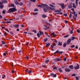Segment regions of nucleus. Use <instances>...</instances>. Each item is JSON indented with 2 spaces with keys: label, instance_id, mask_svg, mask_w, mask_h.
<instances>
[{
  "label": "nucleus",
  "instance_id": "42",
  "mask_svg": "<svg viewBox=\"0 0 80 80\" xmlns=\"http://www.w3.org/2000/svg\"><path fill=\"white\" fill-rule=\"evenodd\" d=\"M3 2L2 1V2H0V5H2V4H3Z\"/></svg>",
  "mask_w": 80,
  "mask_h": 80
},
{
  "label": "nucleus",
  "instance_id": "63",
  "mask_svg": "<svg viewBox=\"0 0 80 80\" xmlns=\"http://www.w3.org/2000/svg\"><path fill=\"white\" fill-rule=\"evenodd\" d=\"M51 76H53V73H51Z\"/></svg>",
  "mask_w": 80,
  "mask_h": 80
},
{
  "label": "nucleus",
  "instance_id": "19",
  "mask_svg": "<svg viewBox=\"0 0 80 80\" xmlns=\"http://www.w3.org/2000/svg\"><path fill=\"white\" fill-rule=\"evenodd\" d=\"M13 26L14 27H20V25L18 24H16L15 25H14Z\"/></svg>",
  "mask_w": 80,
  "mask_h": 80
},
{
  "label": "nucleus",
  "instance_id": "38",
  "mask_svg": "<svg viewBox=\"0 0 80 80\" xmlns=\"http://www.w3.org/2000/svg\"><path fill=\"white\" fill-rule=\"evenodd\" d=\"M14 4H12L11 5V7H14Z\"/></svg>",
  "mask_w": 80,
  "mask_h": 80
},
{
  "label": "nucleus",
  "instance_id": "5",
  "mask_svg": "<svg viewBox=\"0 0 80 80\" xmlns=\"http://www.w3.org/2000/svg\"><path fill=\"white\" fill-rule=\"evenodd\" d=\"M59 5L61 6V8L62 9H64V8H65V5H64L63 3L59 4Z\"/></svg>",
  "mask_w": 80,
  "mask_h": 80
},
{
  "label": "nucleus",
  "instance_id": "24",
  "mask_svg": "<svg viewBox=\"0 0 80 80\" xmlns=\"http://www.w3.org/2000/svg\"><path fill=\"white\" fill-rule=\"evenodd\" d=\"M6 76L5 74H4L2 75V78H3V79H4V78H5Z\"/></svg>",
  "mask_w": 80,
  "mask_h": 80
},
{
  "label": "nucleus",
  "instance_id": "36",
  "mask_svg": "<svg viewBox=\"0 0 80 80\" xmlns=\"http://www.w3.org/2000/svg\"><path fill=\"white\" fill-rule=\"evenodd\" d=\"M31 2H35L36 0H30Z\"/></svg>",
  "mask_w": 80,
  "mask_h": 80
},
{
  "label": "nucleus",
  "instance_id": "45",
  "mask_svg": "<svg viewBox=\"0 0 80 80\" xmlns=\"http://www.w3.org/2000/svg\"><path fill=\"white\" fill-rule=\"evenodd\" d=\"M53 70H57V67L55 66V67H54L53 68Z\"/></svg>",
  "mask_w": 80,
  "mask_h": 80
},
{
  "label": "nucleus",
  "instance_id": "13",
  "mask_svg": "<svg viewBox=\"0 0 80 80\" xmlns=\"http://www.w3.org/2000/svg\"><path fill=\"white\" fill-rule=\"evenodd\" d=\"M55 62H58V61H61V59L59 58H56L55 59Z\"/></svg>",
  "mask_w": 80,
  "mask_h": 80
},
{
  "label": "nucleus",
  "instance_id": "31",
  "mask_svg": "<svg viewBox=\"0 0 80 80\" xmlns=\"http://www.w3.org/2000/svg\"><path fill=\"white\" fill-rule=\"evenodd\" d=\"M63 46L64 47H66V46H67L66 43H64L63 45Z\"/></svg>",
  "mask_w": 80,
  "mask_h": 80
},
{
  "label": "nucleus",
  "instance_id": "10",
  "mask_svg": "<svg viewBox=\"0 0 80 80\" xmlns=\"http://www.w3.org/2000/svg\"><path fill=\"white\" fill-rule=\"evenodd\" d=\"M51 35H52L54 37H57V34H55V32H52L51 34Z\"/></svg>",
  "mask_w": 80,
  "mask_h": 80
},
{
  "label": "nucleus",
  "instance_id": "49",
  "mask_svg": "<svg viewBox=\"0 0 80 80\" xmlns=\"http://www.w3.org/2000/svg\"><path fill=\"white\" fill-rule=\"evenodd\" d=\"M2 13L3 14H5V10L3 11L2 12Z\"/></svg>",
  "mask_w": 80,
  "mask_h": 80
},
{
  "label": "nucleus",
  "instance_id": "32",
  "mask_svg": "<svg viewBox=\"0 0 80 80\" xmlns=\"http://www.w3.org/2000/svg\"><path fill=\"white\" fill-rule=\"evenodd\" d=\"M58 70L59 71V72H62V70L61 68H59L58 69Z\"/></svg>",
  "mask_w": 80,
  "mask_h": 80
},
{
  "label": "nucleus",
  "instance_id": "50",
  "mask_svg": "<svg viewBox=\"0 0 80 80\" xmlns=\"http://www.w3.org/2000/svg\"><path fill=\"white\" fill-rule=\"evenodd\" d=\"M72 77H73L74 76H76V74H73L72 75Z\"/></svg>",
  "mask_w": 80,
  "mask_h": 80
},
{
  "label": "nucleus",
  "instance_id": "6",
  "mask_svg": "<svg viewBox=\"0 0 80 80\" xmlns=\"http://www.w3.org/2000/svg\"><path fill=\"white\" fill-rule=\"evenodd\" d=\"M71 41H72V39L71 38H69L67 41V44L68 45V44H70Z\"/></svg>",
  "mask_w": 80,
  "mask_h": 80
},
{
  "label": "nucleus",
  "instance_id": "23",
  "mask_svg": "<svg viewBox=\"0 0 80 80\" xmlns=\"http://www.w3.org/2000/svg\"><path fill=\"white\" fill-rule=\"evenodd\" d=\"M61 12V11H60V10H56L55 11V12H58V13H59Z\"/></svg>",
  "mask_w": 80,
  "mask_h": 80
},
{
  "label": "nucleus",
  "instance_id": "56",
  "mask_svg": "<svg viewBox=\"0 0 80 80\" xmlns=\"http://www.w3.org/2000/svg\"><path fill=\"white\" fill-rule=\"evenodd\" d=\"M4 35L5 36H6V35H7V32H5L4 33Z\"/></svg>",
  "mask_w": 80,
  "mask_h": 80
},
{
  "label": "nucleus",
  "instance_id": "52",
  "mask_svg": "<svg viewBox=\"0 0 80 80\" xmlns=\"http://www.w3.org/2000/svg\"><path fill=\"white\" fill-rule=\"evenodd\" d=\"M63 52L62 51H61L60 52H59V53H60V54H62V53Z\"/></svg>",
  "mask_w": 80,
  "mask_h": 80
},
{
  "label": "nucleus",
  "instance_id": "61",
  "mask_svg": "<svg viewBox=\"0 0 80 80\" xmlns=\"http://www.w3.org/2000/svg\"><path fill=\"white\" fill-rule=\"evenodd\" d=\"M49 62V60H48L45 62L46 63H48V62Z\"/></svg>",
  "mask_w": 80,
  "mask_h": 80
},
{
  "label": "nucleus",
  "instance_id": "7",
  "mask_svg": "<svg viewBox=\"0 0 80 80\" xmlns=\"http://www.w3.org/2000/svg\"><path fill=\"white\" fill-rule=\"evenodd\" d=\"M79 65L78 64H77V66L76 67H74V68L75 70H77V69H79Z\"/></svg>",
  "mask_w": 80,
  "mask_h": 80
},
{
  "label": "nucleus",
  "instance_id": "43",
  "mask_svg": "<svg viewBox=\"0 0 80 80\" xmlns=\"http://www.w3.org/2000/svg\"><path fill=\"white\" fill-rule=\"evenodd\" d=\"M50 7H55V6H54L52 4H50Z\"/></svg>",
  "mask_w": 80,
  "mask_h": 80
},
{
  "label": "nucleus",
  "instance_id": "37",
  "mask_svg": "<svg viewBox=\"0 0 80 80\" xmlns=\"http://www.w3.org/2000/svg\"><path fill=\"white\" fill-rule=\"evenodd\" d=\"M37 36H38V37L39 38L40 37V34H39L38 33L37 34Z\"/></svg>",
  "mask_w": 80,
  "mask_h": 80
},
{
  "label": "nucleus",
  "instance_id": "47",
  "mask_svg": "<svg viewBox=\"0 0 80 80\" xmlns=\"http://www.w3.org/2000/svg\"><path fill=\"white\" fill-rule=\"evenodd\" d=\"M48 40V39H47V38H46L44 39V42H47V41Z\"/></svg>",
  "mask_w": 80,
  "mask_h": 80
},
{
  "label": "nucleus",
  "instance_id": "25",
  "mask_svg": "<svg viewBox=\"0 0 80 80\" xmlns=\"http://www.w3.org/2000/svg\"><path fill=\"white\" fill-rule=\"evenodd\" d=\"M50 45V43H48V44H47L46 45V47H48L49 46V45Z\"/></svg>",
  "mask_w": 80,
  "mask_h": 80
},
{
  "label": "nucleus",
  "instance_id": "44",
  "mask_svg": "<svg viewBox=\"0 0 80 80\" xmlns=\"http://www.w3.org/2000/svg\"><path fill=\"white\" fill-rule=\"evenodd\" d=\"M38 14V13L37 12H35L33 14V15H37Z\"/></svg>",
  "mask_w": 80,
  "mask_h": 80
},
{
  "label": "nucleus",
  "instance_id": "28",
  "mask_svg": "<svg viewBox=\"0 0 80 80\" xmlns=\"http://www.w3.org/2000/svg\"><path fill=\"white\" fill-rule=\"evenodd\" d=\"M68 8H72V5H69L68 6Z\"/></svg>",
  "mask_w": 80,
  "mask_h": 80
},
{
  "label": "nucleus",
  "instance_id": "59",
  "mask_svg": "<svg viewBox=\"0 0 80 80\" xmlns=\"http://www.w3.org/2000/svg\"><path fill=\"white\" fill-rule=\"evenodd\" d=\"M2 43L3 44H5V42H3V41H2Z\"/></svg>",
  "mask_w": 80,
  "mask_h": 80
},
{
  "label": "nucleus",
  "instance_id": "29",
  "mask_svg": "<svg viewBox=\"0 0 80 80\" xmlns=\"http://www.w3.org/2000/svg\"><path fill=\"white\" fill-rule=\"evenodd\" d=\"M69 36V35H66L64 36V38H67V37H68Z\"/></svg>",
  "mask_w": 80,
  "mask_h": 80
},
{
  "label": "nucleus",
  "instance_id": "17",
  "mask_svg": "<svg viewBox=\"0 0 80 80\" xmlns=\"http://www.w3.org/2000/svg\"><path fill=\"white\" fill-rule=\"evenodd\" d=\"M14 3L16 5H19V2L17 1H15Z\"/></svg>",
  "mask_w": 80,
  "mask_h": 80
},
{
  "label": "nucleus",
  "instance_id": "51",
  "mask_svg": "<svg viewBox=\"0 0 80 80\" xmlns=\"http://www.w3.org/2000/svg\"><path fill=\"white\" fill-rule=\"evenodd\" d=\"M63 15H64V16H65V17H67V14H63Z\"/></svg>",
  "mask_w": 80,
  "mask_h": 80
},
{
  "label": "nucleus",
  "instance_id": "41",
  "mask_svg": "<svg viewBox=\"0 0 80 80\" xmlns=\"http://www.w3.org/2000/svg\"><path fill=\"white\" fill-rule=\"evenodd\" d=\"M75 47V45H72V46H71L70 47H71V48H74V47Z\"/></svg>",
  "mask_w": 80,
  "mask_h": 80
},
{
  "label": "nucleus",
  "instance_id": "8",
  "mask_svg": "<svg viewBox=\"0 0 80 80\" xmlns=\"http://www.w3.org/2000/svg\"><path fill=\"white\" fill-rule=\"evenodd\" d=\"M65 72H69L71 71L70 69L67 68H65Z\"/></svg>",
  "mask_w": 80,
  "mask_h": 80
},
{
  "label": "nucleus",
  "instance_id": "26",
  "mask_svg": "<svg viewBox=\"0 0 80 80\" xmlns=\"http://www.w3.org/2000/svg\"><path fill=\"white\" fill-rule=\"evenodd\" d=\"M76 6H77L78 5V0H76Z\"/></svg>",
  "mask_w": 80,
  "mask_h": 80
},
{
  "label": "nucleus",
  "instance_id": "12",
  "mask_svg": "<svg viewBox=\"0 0 80 80\" xmlns=\"http://www.w3.org/2000/svg\"><path fill=\"white\" fill-rule=\"evenodd\" d=\"M2 2H3V3H8L7 0H2Z\"/></svg>",
  "mask_w": 80,
  "mask_h": 80
},
{
  "label": "nucleus",
  "instance_id": "16",
  "mask_svg": "<svg viewBox=\"0 0 80 80\" xmlns=\"http://www.w3.org/2000/svg\"><path fill=\"white\" fill-rule=\"evenodd\" d=\"M4 7V6L3 5H0V9H2Z\"/></svg>",
  "mask_w": 80,
  "mask_h": 80
},
{
  "label": "nucleus",
  "instance_id": "4",
  "mask_svg": "<svg viewBox=\"0 0 80 80\" xmlns=\"http://www.w3.org/2000/svg\"><path fill=\"white\" fill-rule=\"evenodd\" d=\"M45 6L47 7V5H46V4H41V5H38V7H43V8H45Z\"/></svg>",
  "mask_w": 80,
  "mask_h": 80
},
{
  "label": "nucleus",
  "instance_id": "55",
  "mask_svg": "<svg viewBox=\"0 0 80 80\" xmlns=\"http://www.w3.org/2000/svg\"><path fill=\"white\" fill-rule=\"evenodd\" d=\"M77 32L78 33H80V31H79V30L78 29L77 30Z\"/></svg>",
  "mask_w": 80,
  "mask_h": 80
},
{
  "label": "nucleus",
  "instance_id": "3",
  "mask_svg": "<svg viewBox=\"0 0 80 80\" xmlns=\"http://www.w3.org/2000/svg\"><path fill=\"white\" fill-rule=\"evenodd\" d=\"M71 10H72V12H70V13L71 14H70V15L69 16V18H72V14H74V15H75V13L76 12L75 11H74V8H72L71 9Z\"/></svg>",
  "mask_w": 80,
  "mask_h": 80
},
{
  "label": "nucleus",
  "instance_id": "27",
  "mask_svg": "<svg viewBox=\"0 0 80 80\" xmlns=\"http://www.w3.org/2000/svg\"><path fill=\"white\" fill-rule=\"evenodd\" d=\"M59 53V51H57L55 52L54 53V54H55L56 53Z\"/></svg>",
  "mask_w": 80,
  "mask_h": 80
},
{
  "label": "nucleus",
  "instance_id": "34",
  "mask_svg": "<svg viewBox=\"0 0 80 80\" xmlns=\"http://www.w3.org/2000/svg\"><path fill=\"white\" fill-rule=\"evenodd\" d=\"M75 37H72V40H75Z\"/></svg>",
  "mask_w": 80,
  "mask_h": 80
},
{
  "label": "nucleus",
  "instance_id": "58",
  "mask_svg": "<svg viewBox=\"0 0 80 80\" xmlns=\"http://www.w3.org/2000/svg\"><path fill=\"white\" fill-rule=\"evenodd\" d=\"M6 31H7V32H9V31H8V29L7 28L6 29Z\"/></svg>",
  "mask_w": 80,
  "mask_h": 80
},
{
  "label": "nucleus",
  "instance_id": "2",
  "mask_svg": "<svg viewBox=\"0 0 80 80\" xmlns=\"http://www.w3.org/2000/svg\"><path fill=\"white\" fill-rule=\"evenodd\" d=\"M17 9L15 8H10L9 9V11H8V13H13L14 12H16Z\"/></svg>",
  "mask_w": 80,
  "mask_h": 80
},
{
  "label": "nucleus",
  "instance_id": "33",
  "mask_svg": "<svg viewBox=\"0 0 80 80\" xmlns=\"http://www.w3.org/2000/svg\"><path fill=\"white\" fill-rule=\"evenodd\" d=\"M7 53V51H6L5 53H3V55L4 56H6V54Z\"/></svg>",
  "mask_w": 80,
  "mask_h": 80
},
{
  "label": "nucleus",
  "instance_id": "14",
  "mask_svg": "<svg viewBox=\"0 0 80 80\" xmlns=\"http://www.w3.org/2000/svg\"><path fill=\"white\" fill-rule=\"evenodd\" d=\"M69 68H70V69H72H72H73V65H71L69 66Z\"/></svg>",
  "mask_w": 80,
  "mask_h": 80
},
{
  "label": "nucleus",
  "instance_id": "9",
  "mask_svg": "<svg viewBox=\"0 0 80 80\" xmlns=\"http://www.w3.org/2000/svg\"><path fill=\"white\" fill-rule=\"evenodd\" d=\"M74 16H73V18L74 19V20H77V18H76L77 17V14H75V15H74Z\"/></svg>",
  "mask_w": 80,
  "mask_h": 80
},
{
  "label": "nucleus",
  "instance_id": "62",
  "mask_svg": "<svg viewBox=\"0 0 80 80\" xmlns=\"http://www.w3.org/2000/svg\"><path fill=\"white\" fill-rule=\"evenodd\" d=\"M53 46H55L56 45V44L55 43H54L53 44Z\"/></svg>",
  "mask_w": 80,
  "mask_h": 80
},
{
  "label": "nucleus",
  "instance_id": "1",
  "mask_svg": "<svg viewBox=\"0 0 80 80\" xmlns=\"http://www.w3.org/2000/svg\"><path fill=\"white\" fill-rule=\"evenodd\" d=\"M46 5L47 6H45V8H43L44 12H47V10H49L50 11H51V10H55V9L53 8H52L50 7H48V5L47 4H46Z\"/></svg>",
  "mask_w": 80,
  "mask_h": 80
},
{
  "label": "nucleus",
  "instance_id": "64",
  "mask_svg": "<svg viewBox=\"0 0 80 80\" xmlns=\"http://www.w3.org/2000/svg\"><path fill=\"white\" fill-rule=\"evenodd\" d=\"M21 27H24V25H21Z\"/></svg>",
  "mask_w": 80,
  "mask_h": 80
},
{
  "label": "nucleus",
  "instance_id": "39",
  "mask_svg": "<svg viewBox=\"0 0 80 80\" xmlns=\"http://www.w3.org/2000/svg\"><path fill=\"white\" fill-rule=\"evenodd\" d=\"M32 73V71L31 70H30L28 72V73L29 74H30V73Z\"/></svg>",
  "mask_w": 80,
  "mask_h": 80
},
{
  "label": "nucleus",
  "instance_id": "53",
  "mask_svg": "<svg viewBox=\"0 0 80 80\" xmlns=\"http://www.w3.org/2000/svg\"><path fill=\"white\" fill-rule=\"evenodd\" d=\"M56 77H57V75L56 74H54L53 76V77L54 78Z\"/></svg>",
  "mask_w": 80,
  "mask_h": 80
},
{
  "label": "nucleus",
  "instance_id": "18",
  "mask_svg": "<svg viewBox=\"0 0 80 80\" xmlns=\"http://www.w3.org/2000/svg\"><path fill=\"white\" fill-rule=\"evenodd\" d=\"M46 28H44V30H47L48 29V27H47V26L46 25H44V26Z\"/></svg>",
  "mask_w": 80,
  "mask_h": 80
},
{
  "label": "nucleus",
  "instance_id": "40",
  "mask_svg": "<svg viewBox=\"0 0 80 80\" xmlns=\"http://www.w3.org/2000/svg\"><path fill=\"white\" fill-rule=\"evenodd\" d=\"M63 60L64 62H65V61H66V60H67V58H64Z\"/></svg>",
  "mask_w": 80,
  "mask_h": 80
},
{
  "label": "nucleus",
  "instance_id": "21",
  "mask_svg": "<svg viewBox=\"0 0 80 80\" xmlns=\"http://www.w3.org/2000/svg\"><path fill=\"white\" fill-rule=\"evenodd\" d=\"M39 32L40 33V35H43V32L40 31H39Z\"/></svg>",
  "mask_w": 80,
  "mask_h": 80
},
{
  "label": "nucleus",
  "instance_id": "22",
  "mask_svg": "<svg viewBox=\"0 0 80 80\" xmlns=\"http://www.w3.org/2000/svg\"><path fill=\"white\" fill-rule=\"evenodd\" d=\"M73 8H77V7H76V6H75V3H73Z\"/></svg>",
  "mask_w": 80,
  "mask_h": 80
},
{
  "label": "nucleus",
  "instance_id": "20",
  "mask_svg": "<svg viewBox=\"0 0 80 80\" xmlns=\"http://www.w3.org/2000/svg\"><path fill=\"white\" fill-rule=\"evenodd\" d=\"M58 45L60 46H62V43L60 42H58Z\"/></svg>",
  "mask_w": 80,
  "mask_h": 80
},
{
  "label": "nucleus",
  "instance_id": "15",
  "mask_svg": "<svg viewBox=\"0 0 80 80\" xmlns=\"http://www.w3.org/2000/svg\"><path fill=\"white\" fill-rule=\"evenodd\" d=\"M42 18H46V17H47V15H45L43 14V15H42Z\"/></svg>",
  "mask_w": 80,
  "mask_h": 80
},
{
  "label": "nucleus",
  "instance_id": "35",
  "mask_svg": "<svg viewBox=\"0 0 80 80\" xmlns=\"http://www.w3.org/2000/svg\"><path fill=\"white\" fill-rule=\"evenodd\" d=\"M33 32H34V33H37V31L35 30H32V31Z\"/></svg>",
  "mask_w": 80,
  "mask_h": 80
},
{
  "label": "nucleus",
  "instance_id": "11",
  "mask_svg": "<svg viewBox=\"0 0 80 80\" xmlns=\"http://www.w3.org/2000/svg\"><path fill=\"white\" fill-rule=\"evenodd\" d=\"M73 28H72V30L70 31V32L71 34H73Z\"/></svg>",
  "mask_w": 80,
  "mask_h": 80
},
{
  "label": "nucleus",
  "instance_id": "54",
  "mask_svg": "<svg viewBox=\"0 0 80 80\" xmlns=\"http://www.w3.org/2000/svg\"><path fill=\"white\" fill-rule=\"evenodd\" d=\"M46 24L47 25H50V24L48 22H46Z\"/></svg>",
  "mask_w": 80,
  "mask_h": 80
},
{
  "label": "nucleus",
  "instance_id": "30",
  "mask_svg": "<svg viewBox=\"0 0 80 80\" xmlns=\"http://www.w3.org/2000/svg\"><path fill=\"white\" fill-rule=\"evenodd\" d=\"M23 3L20 2V3H19V5L20 6H22L23 5Z\"/></svg>",
  "mask_w": 80,
  "mask_h": 80
},
{
  "label": "nucleus",
  "instance_id": "46",
  "mask_svg": "<svg viewBox=\"0 0 80 80\" xmlns=\"http://www.w3.org/2000/svg\"><path fill=\"white\" fill-rule=\"evenodd\" d=\"M38 10L37 9H35L34 10V12H37L38 11Z\"/></svg>",
  "mask_w": 80,
  "mask_h": 80
},
{
  "label": "nucleus",
  "instance_id": "48",
  "mask_svg": "<svg viewBox=\"0 0 80 80\" xmlns=\"http://www.w3.org/2000/svg\"><path fill=\"white\" fill-rule=\"evenodd\" d=\"M6 23H11V22L10 21H7L6 22Z\"/></svg>",
  "mask_w": 80,
  "mask_h": 80
},
{
  "label": "nucleus",
  "instance_id": "60",
  "mask_svg": "<svg viewBox=\"0 0 80 80\" xmlns=\"http://www.w3.org/2000/svg\"><path fill=\"white\" fill-rule=\"evenodd\" d=\"M0 18H1V19L2 18V16H1V15H0Z\"/></svg>",
  "mask_w": 80,
  "mask_h": 80
},
{
  "label": "nucleus",
  "instance_id": "57",
  "mask_svg": "<svg viewBox=\"0 0 80 80\" xmlns=\"http://www.w3.org/2000/svg\"><path fill=\"white\" fill-rule=\"evenodd\" d=\"M76 80H79V78H78V77L76 76Z\"/></svg>",
  "mask_w": 80,
  "mask_h": 80
}]
</instances>
